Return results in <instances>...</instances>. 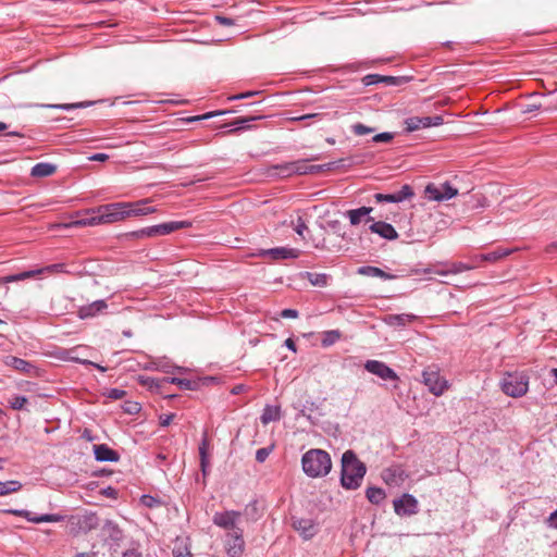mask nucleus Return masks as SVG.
Here are the masks:
<instances>
[{"label":"nucleus","mask_w":557,"mask_h":557,"mask_svg":"<svg viewBox=\"0 0 557 557\" xmlns=\"http://www.w3.org/2000/svg\"><path fill=\"white\" fill-rule=\"evenodd\" d=\"M215 20L220 25L223 26H232L234 24V21L232 18L222 15H216Z\"/></svg>","instance_id":"052dcab7"},{"label":"nucleus","mask_w":557,"mask_h":557,"mask_svg":"<svg viewBox=\"0 0 557 557\" xmlns=\"http://www.w3.org/2000/svg\"><path fill=\"white\" fill-rule=\"evenodd\" d=\"M72 523L78 527L83 533H88L99 527V518L95 512H85L72 517Z\"/></svg>","instance_id":"dca6fc26"},{"label":"nucleus","mask_w":557,"mask_h":557,"mask_svg":"<svg viewBox=\"0 0 557 557\" xmlns=\"http://www.w3.org/2000/svg\"><path fill=\"white\" fill-rule=\"evenodd\" d=\"M89 104H90L89 102H77V103H62V104H39V106L44 107V108H52V109H61V110L70 111V110L76 109V108H85Z\"/></svg>","instance_id":"37998d69"},{"label":"nucleus","mask_w":557,"mask_h":557,"mask_svg":"<svg viewBox=\"0 0 557 557\" xmlns=\"http://www.w3.org/2000/svg\"><path fill=\"white\" fill-rule=\"evenodd\" d=\"M393 138H394L393 133L384 132V133H380V134H376L375 136H373L372 141L373 143H389L393 140Z\"/></svg>","instance_id":"603ef678"},{"label":"nucleus","mask_w":557,"mask_h":557,"mask_svg":"<svg viewBox=\"0 0 557 557\" xmlns=\"http://www.w3.org/2000/svg\"><path fill=\"white\" fill-rule=\"evenodd\" d=\"M126 392L120 388H111L108 392V397L114 400L122 399L125 396Z\"/></svg>","instance_id":"5fc2aeb1"},{"label":"nucleus","mask_w":557,"mask_h":557,"mask_svg":"<svg viewBox=\"0 0 557 557\" xmlns=\"http://www.w3.org/2000/svg\"><path fill=\"white\" fill-rule=\"evenodd\" d=\"M95 458L98 461H117L120 455L106 444L94 445Z\"/></svg>","instance_id":"5701e85b"},{"label":"nucleus","mask_w":557,"mask_h":557,"mask_svg":"<svg viewBox=\"0 0 557 557\" xmlns=\"http://www.w3.org/2000/svg\"><path fill=\"white\" fill-rule=\"evenodd\" d=\"M366 473V465L358 459L352 450H346L342 456V486L346 490H357L361 485Z\"/></svg>","instance_id":"f257e3e1"},{"label":"nucleus","mask_w":557,"mask_h":557,"mask_svg":"<svg viewBox=\"0 0 557 557\" xmlns=\"http://www.w3.org/2000/svg\"><path fill=\"white\" fill-rule=\"evenodd\" d=\"M529 380V375L523 371L507 372L500 381V388L507 396L519 398L528 393Z\"/></svg>","instance_id":"7ed1b4c3"},{"label":"nucleus","mask_w":557,"mask_h":557,"mask_svg":"<svg viewBox=\"0 0 557 557\" xmlns=\"http://www.w3.org/2000/svg\"><path fill=\"white\" fill-rule=\"evenodd\" d=\"M242 516V511L225 510L215 512L212 521L216 527L224 529L226 532H233L235 530H243L238 525Z\"/></svg>","instance_id":"0eeeda50"},{"label":"nucleus","mask_w":557,"mask_h":557,"mask_svg":"<svg viewBox=\"0 0 557 557\" xmlns=\"http://www.w3.org/2000/svg\"><path fill=\"white\" fill-rule=\"evenodd\" d=\"M224 547L228 557H240L245 550L244 530L226 532Z\"/></svg>","instance_id":"6e6552de"},{"label":"nucleus","mask_w":557,"mask_h":557,"mask_svg":"<svg viewBox=\"0 0 557 557\" xmlns=\"http://www.w3.org/2000/svg\"><path fill=\"white\" fill-rule=\"evenodd\" d=\"M100 535L104 541L117 544L123 539V531L112 520H106L100 529Z\"/></svg>","instance_id":"f3484780"},{"label":"nucleus","mask_w":557,"mask_h":557,"mask_svg":"<svg viewBox=\"0 0 557 557\" xmlns=\"http://www.w3.org/2000/svg\"><path fill=\"white\" fill-rule=\"evenodd\" d=\"M140 502L144 506L148 507V508H154V507H158L160 506L161 502L151 496V495H143L141 498H140Z\"/></svg>","instance_id":"09e8293b"},{"label":"nucleus","mask_w":557,"mask_h":557,"mask_svg":"<svg viewBox=\"0 0 557 557\" xmlns=\"http://www.w3.org/2000/svg\"><path fill=\"white\" fill-rule=\"evenodd\" d=\"M281 419V408L278 406L268 405L264 407L260 421L267 425L270 422L278 421Z\"/></svg>","instance_id":"c756f323"},{"label":"nucleus","mask_w":557,"mask_h":557,"mask_svg":"<svg viewBox=\"0 0 557 557\" xmlns=\"http://www.w3.org/2000/svg\"><path fill=\"white\" fill-rule=\"evenodd\" d=\"M108 308L106 300H96L89 305L82 306L78 309V317L81 319L94 318L102 313Z\"/></svg>","instance_id":"4be33fe9"},{"label":"nucleus","mask_w":557,"mask_h":557,"mask_svg":"<svg viewBox=\"0 0 557 557\" xmlns=\"http://www.w3.org/2000/svg\"><path fill=\"white\" fill-rule=\"evenodd\" d=\"M175 414L174 413H170V414H162L160 416L159 420H160V425L161 426H168L170 425V423L173 421Z\"/></svg>","instance_id":"13d9d810"},{"label":"nucleus","mask_w":557,"mask_h":557,"mask_svg":"<svg viewBox=\"0 0 557 557\" xmlns=\"http://www.w3.org/2000/svg\"><path fill=\"white\" fill-rule=\"evenodd\" d=\"M425 194L430 200L444 201L455 197L458 194V190L446 182L440 186L435 184H429L425 187Z\"/></svg>","instance_id":"9d476101"},{"label":"nucleus","mask_w":557,"mask_h":557,"mask_svg":"<svg viewBox=\"0 0 557 557\" xmlns=\"http://www.w3.org/2000/svg\"><path fill=\"white\" fill-rule=\"evenodd\" d=\"M475 267H476L475 263L468 264V263H463V262H454V263L449 264V267L447 269L436 270L435 273L440 274V275L457 274V273L472 270Z\"/></svg>","instance_id":"2f4dec72"},{"label":"nucleus","mask_w":557,"mask_h":557,"mask_svg":"<svg viewBox=\"0 0 557 557\" xmlns=\"http://www.w3.org/2000/svg\"><path fill=\"white\" fill-rule=\"evenodd\" d=\"M57 273H67L66 267L64 263H54L50 264L37 270L24 271L18 274L8 275L0 278V283H12L26 278L35 277L39 274H57Z\"/></svg>","instance_id":"423d86ee"},{"label":"nucleus","mask_w":557,"mask_h":557,"mask_svg":"<svg viewBox=\"0 0 557 557\" xmlns=\"http://www.w3.org/2000/svg\"><path fill=\"white\" fill-rule=\"evenodd\" d=\"M304 277L308 278V281L313 286L324 287L327 285L330 275L325 273H311V272H305L301 274Z\"/></svg>","instance_id":"72a5a7b5"},{"label":"nucleus","mask_w":557,"mask_h":557,"mask_svg":"<svg viewBox=\"0 0 557 557\" xmlns=\"http://www.w3.org/2000/svg\"><path fill=\"white\" fill-rule=\"evenodd\" d=\"M301 467L305 474L309 478H324L332 469V459L327 451L312 448L302 455Z\"/></svg>","instance_id":"f03ea898"},{"label":"nucleus","mask_w":557,"mask_h":557,"mask_svg":"<svg viewBox=\"0 0 557 557\" xmlns=\"http://www.w3.org/2000/svg\"><path fill=\"white\" fill-rule=\"evenodd\" d=\"M242 513L246 516L248 520L256 521L259 518L257 503L252 502L248 504Z\"/></svg>","instance_id":"c03bdc74"},{"label":"nucleus","mask_w":557,"mask_h":557,"mask_svg":"<svg viewBox=\"0 0 557 557\" xmlns=\"http://www.w3.org/2000/svg\"><path fill=\"white\" fill-rule=\"evenodd\" d=\"M414 195L411 186L404 185L398 191L393 193V197H395V203L403 202L407 199L412 198Z\"/></svg>","instance_id":"ea45409f"},{"label":"nucleus","mask_w":557,"mask_h":557,"mask_svg":"<svg viewBox=\"0 0 557 557\" xmlns=\"http://www.w3.org/2000/svg\"><path fill=\"white\" fill-rule=\"evenodd\" d=\"M416 320V315L413 314H394L388 317V323L391 325L405 326L407 323H410Z\"/></svg>","instance_id":"e433bc0d"},{"label":"nucleus","mask_w":557,"mask_h":557,"mask_svg":"<svg viewBox=\"0 0 557 557\" xmlns=\"http://www.w3.org/2000/svg\"><path fill=\"white\" fill-rule=\"evenodd\" d=\"M100 494L108 498H113V499H115L117 497V491L112 486L102 488L100 491Z\"/></svg>","instance_id":"4d7b16f0"},{"label":"nucleus","mask_w":557,"mask_h":557,"mask_svg":"<svg viewBox=\"0 0 557 557\" xmlns=\"http://www.w3.org/2000/svg\"><path fill=\"white\" fill-rule=\"evenodd\" d=\"M351 131L357 136H362L367 134H371L374 132L372 127H369L362 123H356L351 126Z\"/></svg>","instance_id":"de8ad7c7"},{"label":"nucleus","mask_w":557,"mask_h":557,"mask_svg":"<svg viewBox=\"0 0 557 557\" xmlns=\"http://www.w3.org/2000/svg\"><path fill=\"white\" fill-rule=\"evenodd\" d=\"M191 226L189 221H171L158 225L146 227L147 237H159L171 234L177 230L188 228Z\"/></svg>","instance_id":"1a4fd4ad"},{"label":"nucleus","mask_w":557,"mask_h":557,"mask_svg":"<svg viewBox=\"0 0 557 557\" xmlns=\"http://www.w3.org/2000/svg\"><path fill=\"white\" fill-rule=\"evenodd\" d=\"M357 272H358V274H361V275L380 277L385 281L395 278V275L386 273L382 269L372 267V265L360 267Z\"/></svg>","instance_id":"cd10ccee"},{"label":"nucleus","mask_w":557,"mask_h":557,"mask_svg":"<svg viewBox=\"0 0 557 557\" xmlns=\"http://www.w3.org/2000/svg\"><path fill=\"white\" fill-rule=\"evenodd\" d=\"M301 251L296 248L275 247L270 249H260L257 253L258 257L271 258L274 261L285 259H297Z\"/></svg>","instance_id":"f8f14e48"},{"label":"nucleus","mask_w":557,"mask_h":557,"mask_svg":"<svg viewBox=\"0 0 557 557\" xmlns=\"http://www.w3.org/2000/svg\"><path fill=\"white\" fill-rule=\"evenodd\" d=\"M341 338V333L337 330L326 331L323 333L322 337V346L329 347L333 344H335Z\"/></svg>","instance_id":"79ce46f5"},{"label":"nucleus","mask_w":557,"mask_h":557,"mask_svg":"<svg viewBox=\"0 0 557 557\" xmlns=\"http://www.w3.org/2000/svg\"><path fill=\"white\" fill-rule=\"evenodd\" d=\"M272 449H273V446L259 448L256 451V460L260 463L264 462L267 460V458L269 457L270 453L272 451Z\"/></svg>","instance_id":"3c124183"},{"label":"nucleus","mask_w":557,"mask_h":557,"mask_svg":"<svg viewBox=\"0 0 557 557\" xmlns=\"http://www.w3.org/2000/svg\"><path fill=\"white\" fill-rule=\"evenodd\" d=\"M372 222L373 223L369 226V230L372 233L377 234L382 238H385V239H388V240H393V239L398 238V233L393 227V225H391L389 223H386V222H383V221L374 222V220Z\"/></svg>","instance_id":"aec40b11"},{"label":"nucleus","mask_w":557,"mask_h":557,"mask_svg":"<svg viewBox=\"0 0 557 557\" xmlns=\"http://www.w3.org/2000/svg\"><path fill=\"white\" fill-rule=\"evenodd\" d=\"M123 557H143L141 556V553L138 552L137 549L135 548H132V549H127L124 554H123Z\"/></svg>","instance_id":"338daca9"},{"label":"nucleus","mask_w":557,"mask_h":557,"mask_svg":"<svg viewBox=\"0 0 557 557\" xmlns=\"http://www.w3.org/2000/svg\"><path fill=\"white\" fill-rule=\"evenodd\" d=\"M405 125L407 132H414L430 127V121L426 116H411L405 120Z\"/></svg>","instance_id":"7c9ffc66"},{"label":"nucleus","mask_w":557,"mask_h":557,"mask_svg":"<svg viewBox=\"0 0 557 557\" xmlns=\"http://www.w3.org/2000/svg\"><path fill=\"white\" fill-rule=\"evenodd\" d=\"M163 382L172 383L178 385L182 389H188L193 391L196 387V382H193L187 379H178V377H171V379H163Z\"/></svg>","instance_id":"a19ab883"},{"label":"nucleus","mask_w":557,"mask_h":557,"mask_svg":"<svg viewBox=\"0 0 557 557\" xmlns=\"http://www.w3.org/2000/svg\"><path fill=\"white\" fill-rule=\"evenodd\" d=\"M294 168L295 166L293 162H285L271 166L270 171H273V174H276L281 177H289L294 174Z\"/></svg>","instance_id":"c9c22d12"},{"label":"nucleus","mask_w":557,"mask_h":557,"mask_svg":"<svg viewBox=\"0 0 557 557\" xmlns=\"http://www.w3.org/2000/svg\"><path fill=\"white\" fill-rule=\"evenodd\" d=\"M430 121V126H438L442 125L444 120L441 115L426 116Z\"/></svg>","instance_id":"0e129e2a"},{"label":"nucleus","mask_w":557,"mask_h":557,"mask_svg":"<svg viewBox=\"0 0 557 557\" xmlns=\"http://www.w3.org/2000/svg\"><path fill=\"white\" fill-rule=\"evenodd\" d=\"M3 363L23 373H29L34 369V366L28 361L10 355L3 358Z\"/></svg>","instance_id":"a878e982"},{"label":"nucleus","mask_w":557,"mask_h":557,"mask_svg":"<svg viewBox=\"0 0 557 557\" xmlns=\"http://www.w3.org/2000/svg\"><path fill=\"white\" fill-rule=\"evenodd\" d=\"M125 203L127 206H129L126 208L127 212L129 213V218L147 215V214L156 212V208L149 206L150 199H148V198L141 199V200H138L135 202H125Z\"/></svg>","instance_id":"6ab92c4d"},{"label":"nucleus","mask_w":557,"mask_h":557,"mask_svg":"<svg viewBox=\"0 0 557 557\" xmlns=\"http://www.w3.org/2000/svg\"><path fill=\"white\" fill-rule=\"evenodd\" d=\"M294 230L299 236L304 237V232L307 230V225L302 218L299 216L297 219V223L295 224Z\"/></svg>","instance_id":"6e6d98bb"},{"label":"nucleus","mask_w":557,"mask_h":557,"mask_svg":"<svg viewBox=\"0 0 557 557\" xmlns=\"http://www.w3.org/2000/svg\"><path fill=\"white\" fill-rule=\"evenodd\" d=\"M28 399L25 396L16 395L10 399V406L14 410H24Z\"/></svg>","instance_id":"a18cd8bd"},{"label":"nucleus","mask_w":557,"mask_h":557,"mask_svg":"<svg viewBox=\"0 0 557 557\" xmlns=\"http://www.w3.org/2000/svg\"><path fill=\"white\" fill-rule=\"evenodd\" d=\"M78 349V347L76 348H73L71 350H69L66 354H67V357L66 359L70 360V361H73V362H77V363H81V364H94L92 361L90 360H87V359H82L79 358L78 356H74L73 354Z\"/></svg>","instance_id":"8fccbe9b"},{"label":"nucleus","mask_w":557,"mask_h":557,"mask_svg":"<svg viewBox=\"0 0 557 557\" xmlns=\"http://www.w3.org/2000/svg\"><path fill=\"white\" fill-rule=\"evenodd\" d=\"M422 379L424 385L428 387L429 392L434 396H441L448 388V382L441 374L440 370L434 367H428L422 372Z\"/></svg>","instance_id":"20e7f679"},{"label":"nucleus","mask_w":557,"mask_h":557,"mask_svg":"<svg viewBox=\"0 0 557 557\" xmlns=\"http://www.w3.org/2000/svg\"><path fill=\"white\" fill-rule=\"evenodd\" d=\"M281 317L282 318H286V319H289V318H297L298 317V311L295 310V309H284L282 312H281Z\"/></svg>","instance_id":"680f3d73"},{"label":"nucleus","mask_w":557,"mask_h":557,"mask_svg":"<svg viewBox=\"0 0 557 557\" xmlns=\"http://www.w3.org/2000/svg\"><path fill=\"white\" fill-rule=\"evenodd\" d=\"M510 253V249L498 248L492 252L475 256L473 260L475 262H496L502 258L509 256Z\"/></svg>","instance_id":"bb28decb"},{"label":"nucleus","mask_w":557,"mask_h":557,"mask_svg":"<svg viewBox=\"0 0 557 557\" xmlns=\"http://www.w3.org/2000/svg\"><path fill=\"white\" fill-rule=\"evenodd\" d=\"M148 369L159 370L164 373H171L173 369L181 370L180 367H173L165 358L158 359L157 361H152L151 366Z\"/></svg>","instance_id":"58836bf2"},{"label":"nucleus","mask_w":557,"mask_h":557,"mask_svg":"<svg viewBox=\"0 0 557 557\" xmlns=\"http://www.w3.org/2000/svg\"><path fill=\"white\" fill-rule=\"evenodd\" d=\"M57 165L48 162H40L32 168L30 175L34 177H47L55 173Z\"/></svg>","instance_id":"c85d7f7f"},{"label":"nucleus","mask_w":557,"mask_h":557,"mask_svg":"<svg viewBox=\"0 0 557 557\" xmlns=\"http://www.w3.org/2000/svg\"><path fill=\"white\" fill-rule=\"evenodd\" d=\"M394 510L398 516H412L418 512V500L411 494H404L393 502Z\"/></svg>","instance_id":"ddd939ff"},{"label":"nucleus","mask_w":557,"mask_h":557,"mask_svg":"<svg viewBox=\"0 0 557 557\" xmlns=\"http://www.w3.org/2000/svg\"><path fill=\"white\" fill-rule=\"evenodd\" d=\"M7 513L17 516V517H24L28 521L34 523H41V522H59L63 520V517L57 513H45L40 516H36L33 512L24 509H9L5 511Z\"/></svg>","instance_id":"2eb2a0df"},{"label":"nucleus","mask_w":557,"mask_h":557,"mask_svg":"<svg viewBox=\"0 0 557 557\" xmlns=\"http://www.w3.org/2000/svg\"><path fill=\"white\" fill-rule=\"evenodd\" d=\"M364 369L382 380L397 381L399 379L397 373L382 361L368 360L364 363Z\"/></svg>","instance_id":"4468645a"},{"label":"nucleus","mask_w":557,"mask_h":557,"mask_svg":"<svg viewBox=\"0 0 557 557\" xmlns=\"http://www.w3.org/2000/svg\"><path fill=\"white\" fill-rule=\"evenodd\" d=\"M207 446H208V442L207 440H203L202 443L200 444L199 446V456H200V459H205V458H208V454H207Z\"/></svg>","instance_id":"69168bd1"},{"label":"nucleus","mask_w":557,"mask_h":557,"mask_svg":"<svg viewBox=\"0 0 557 557\" xmlns=\"http://www.w3.org/2000/svg\"><path fill=\"white\" fill-rule=\"evenodd\" d=\"M263 119L262 115H255V116H242L236 120H234L230 125H233L234 128L230 131V133H234L240 129H249L251 128L250 123L252 121L261 120Z\"/></svg>","instance_id":"473e14b6"},{"label":"nucleus","mask_w":557,"mask_h":557,"mask_svg":"<svg viewBox=\"0 0 557 557\" xmlns=\"http://www.w3.org/2000/svg\"><path fill=\"white\" fill-rule=\"evenodd\" d=\"M373 211L371 207H360L358 209L348 210L346 215L348 216L351 225H358L362 218H367V221H373V218L370 216V213Z\"/></svg>","instance_id":"393cba45"},{"label":"nucleus","mask_w":557,"mask_h":557,"mask_svg":"<svg viewBox=\"0 0 557 557\" xmlns=\"http://www.w3.org/2000/svg\"><path fill=\"white\" fill-rule=\"evenodd\" d=\"M140 383L143 385L148 386L149 388H153V387L158 388L159 387L158 382L154 379H151V377L141 379Z\"/></svg>","instance_id":"e2e57ef3"},{"label":"nucleus","mask_w":557,"mask_h":557,"mask_svg":"<svg viewBox=\"0 0 557 557\" xmlns=\"http://www.w3.org/2000/svg\"><path fill=\"white\" fill-rule=\"evenodd\" d=\"M125 202H113L94 208V212L102 213L104 224H111L129 218Z\"/></svg>","instance_id":"39448f33"},{"label":"nucleus","mask_w":557,"mask_h":557,"mask_svg":"<svg viewBox=\"0 0 557 557\" xmlns=\"http://www.w3.org/2000/svg\"><path fill=\"white\" fill-rule=\"evenodd\" d=\"M311 160H319V157H312L308 160H297L293 161L294 164V174L304 175V174H317L322 171H327L336 168L337 162H330L325 164L318 165H309L307 162Z\"/></svg>","instance_id":"9b49d317"},{"label":"nucleus","mask_w":557,"mask_h":557,"mask_svg":"<svg viewBox=\"0 0 557 557\" xmlns=\"http://www.w3.org/2000/svg\"><path fill=\"white\" fill-rule=\"evenodd\" d=\"M293 528L305 539L313 537L318 532V525L311 519H293Z\"/></svg>","instance_id":"a211bd4d"},{"label":"nucleus","mask_w":557,"mask_h":557,"mask_svg":"<svg viewBox=\"0 0 557 557\" xmlns=\"http://www.w3.org/2000/svg\"><path fill=\"white\" fill-rule=\"evenodd\" d=\"M382 479L388 485H397L404 481V471L398 466L389 467L383 470Z\"/></svg>","instance_id":"b1692460"},{"label":"nucleus","mask_w":557,"mask_h":557,"mask_svg":"<svg viewBox=\"0 0 557 557\" xmlns=\"http://www.w3.org/2000/svg\"><path fill=\"white\" fill-rule=\"evenodd\" d=\"M21 488L22 484L15 480L0 482V496H5L8 494L17 492Z\"/></svg>","instance_id":"4c0bfd02"},{"label":"nucleus","mask_w":557,"mask_h":557,"mask_svg":"<svg viewBox=\"0 0 557 557\" xmlns=\"http://www.w3.org/2000/svg\"><path fill=\"white\" fill-rule=\"evenodd\" d=\"M550 527H554L557 529V509L550 513L548 518Z\"/></svg>","instance_id":"774afa93"},{"label":"nucleus","mask_w":557,"mask_h":557,"mask_svg":"<svg viewBox=\"0 0 557 557\" xmlns=\"http://www.w3.org/2000/svg\"><path fill=\"white\" fill-rule=\"evenodd\" d=\"M368 500L374 505H379L385 498V492L381 487L370 486L366 491Z\"/></svg>","instance_id":"f704fd0d"},{"label":"nucleus","mask_w":557,"mask_h":557,"mask_svg":"<svg viewBox=\"0 0 557 557\" xmlns=\"http://www.w3.org/2000/svg\"><path fill=\"white\" fill-rule=\"evenodd\" d=\"M88 214H91L88 218L75 220L69 224H65V227H85V226H95L104 224L102 213L94 212L92 209L86 211Z\"/></svg>","instance_id":"412c9836"},{"label":"nucleus","mask_w":557,"mask_h":557,"mask_svg":"<svg viewBox=\"0 0 557 557\" xmlns=\"http://www.w3.org/2000/svg\"><path fill=\"white\" fill-rule=\"evenodd\" d=\"M173 556L174 557H191V554L188 549V547L181 543H176L175 547L173 548Z\"/></svg>","instance_id":"49530a36"},{"label":"nucleus","mask_w":557,"mask_h":557,"mask_svg":"<svg viewBox=\"0 0 557 557\" xmlns=\"http://www.w3.org/2000/svg\"><path fill=\"white\" fill-rule=\"evenodd\" d=\"M374 199L377 203L381 202H393L395 203V197H393V194H381L377 193L374 195Z\"/></svg>","instance_id":"864d4df0"},{"label":"nucleus","mask_w":557,"mask_h":557,"mask_svg":"<svg viewBox=\"0 0 557 557\" xmlns=\"http://www.w3.org/2000/svg\"><path fill=\"white\" fill-rule=\"evenodd\" d=\"M259 94V91H247V92H242V94H238V95H234L232 97H230L228 99L230 100H240V99H246V98H250L255 95Z\"/></svg>","instance_id":"bf43d9fd"}]
</instances>
